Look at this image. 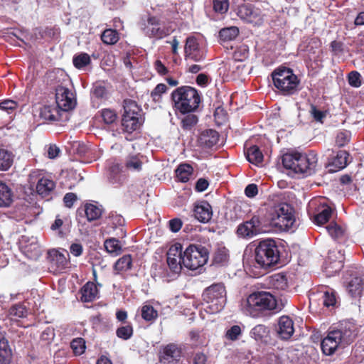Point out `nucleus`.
Listing matches in <instances>:
<instances>
[{
	"label": "nucleus",
	"instance_id": "obj_10",
	"mask_svg": "<svg viewBox=\"0 0 364 364\" xmlns=\"http://www.w3.org/2000/svg\"><path fill=\"white\" fill-rule=\"evenodd\" d=\"M142 29L146 36L156 40L162 39L171 33V31L156 16H149Z\"/></svg>",
	"mask_w": 364,
	"mask_h": 364
},
{
	"label": "nucleus",
	"instance_id": "obj_29",
	"mask_svg": "<svg viewBox=\"0 0 364 364\" xmlns=\"http://www.w3.org/2000/svg\"><path fill=\"white\" fill-rule=\"evenodd\" d=\"M143 156L140 154H129L127 156L124 166L127 169L134 171H140L142 169Z\"/></svg>",
	"mask_w": 364,
	"mask_h": 364
},
{
	"label": "nucleus",
	"instance_id": "obj_41",
	"mask_svg": "<svg viewBox=\"0 0 364 364\" xmlns=\"http://www.w3.org/2000/svg\"><path fill=\"white\" fill-rule=\"evenodd\" d=\"M9 316L11 320L26 318L28 315L27 308L22 304H16L9 309Z\"/></svg>",
	"mask_w": 364,
	"mask_h": 364
},
{
	"label": "nucleus",
	"instance_id": "obj_19",
	"mask_svg": "<svg viewBox=\"0 0 364 364\" xmlns=\"http://www.w3.org/2000/svg\"><path fill=\"white\" fill-rule=\"evenodd\" d=\"M193 214L199 222L207 223L213 216L212 207L206 200L200 201L195 204Z\"/></svg>",
	"mask_w": 364,
	"mask_h": 364
},
{
	"label": "nucleus",
	"instance_id": "obj_49",
	"mask_svg": "<svg viewBox=\"0 0 364 364\" xmlns=\"http://www.w3.org/2000/svg\"><path fill=\"white\" fill-rule=\"evenodd\" d=\"M271 282L274 287L277 289H285L288 287L287 278L284 274H274L272 277Z\"/></svg>",
	"mask_w": 364,
	"mask_h": 364
},
{
	"label": "nucleus",
	"instance_id": "obj_47",
	"mask_svg": "<svg viewBox=\"0 0 364 364\" xmlns=\"http://www.w3.org/2000/svg\"><path fill=\"white\" fill-rule=\"evenodd\" d=\"M38 34L41 38L53 39L58 38L60 34V30L56 26H48L40 29Z\"/></svg>",
	"mask_w": 364,
	"mask_h": 364
},
{
	"label": "nucleus",
	"instance_id": "obj_26",
	"mask_svg": "<svg viewBox=\"0 0 364 364\" xmlns=\"http://www.w3.org/2000/svg\"><path fill=\"white\" fill-rule=\"evenodd\" d=\"M14 193L6 183L0 181V208L9 207L13 203Z\"/></svg>",
	"mask_w": 364,
	"mask_h": 364
},
{
	"label": "nucleus",
	"instance_id": "obj_42",
	"mask_svg": "<svg viewBox=\"0 0 364 364\" xmlns=\"http://www.w3.org/2000/svg\"><path fill=\"white\" fill-rule=\"evenodd\" d=\"M123 114L141 115V109L134 100L125 99L123 101Z\"/></svg>",
	"mask_w": 364,
	"mask_h": 364
},
{
	"label": "nucleus",
	"instance_id": "obj_25",
	"mask_svg": "<svg viewBox=\"0 0 364 364\" xmlns=\"http://www.w3.org/2000/svg\"><path fill=\"white\" fill-rule=\"evenodd\" d=\"M141 115L123 114L122 119V126L123 130L128 133H132L140 127L139 117Z\"/></svg>",
	"mask_w": 364,
	"mask_h": 364
},
{
	"label": "nucleus",
	"instance_id": "obj_21",
	"mask_svg": "<svg viewBox=\"0 0 364 364\" xmlns=\"http://www.w3.org/2000/svg\"><path fill=\"white\" fill-rule=\"evenodd\" d=\"M218 132L212 129L203 131L198 138V144L203 149L213 148L218 144Z\"/></svg>",
	"mask_w": 364,
	"mask_h": 364
},
{
	"label": "nucleus",
	"instance_id": "obj_6",
	"mask_svg": "<svg viewBox=\"0 0 364 364\" xmlns=\"http://www.w3.org/2000/svg\"><path fill=\"white\" fill-rule=\"evenodd\" d=\"M274 86L284 95H294L299 89L300 80L291 68L279 66L271 74Z\"/></svg>",
	"mask_w": 364,
	"mask_h": 364
},
{
	"label": "nucleus",
	"instance_id": "obj_44",
	"mask_svg": "<svg viewBox=\"0 0 364 364\" xmlns=\"http://www.w3.org/2000/svg\"><path fill=\"white\" fill-rule=\"evenodd\" d=\"M73 63L77 69H82L91 63V59L87 53H81L74 55Z\"/></svg>",
	"mask_w": 364,
	"mask_h": 364
},
{
	"label": "nucleus",
	"instance_id": "obj_39",
	"mask_svg": "<svg viewBox=\"0 0 364 364\" xmlns=\"http://www.w3.org/2000/svg\"><path fill=\"white\" fill-rule=\"evenodd\" d=\"M229 259V251L225 247H218L213 255V262L215 264L223 266Z\"/></svg>",
	"mask_w": 364,
	"mask_h": 364
},
{
	"label": "nucleus",
	"instance_id": "obj_32",
	"mask_svg": "<svg viewBox=\"0 0 364 364\" xmlns=\"http://www.w3.org/2000/svg\"><path fill=\"white\" fill-rule=\"evenodd\" d=\"M247 160L255 165H258L263 161V154L259 148L256 146H251L245 152Z\"/></svg>",
	"mask_w": 364,
	"mask_h": 364
},
{
	"label": "nucleus",
	"instance_id": "obj_20",
	"mask_svg": "<svg viewBox=\"0 0 364 364\" xmlns=\"http://www.w3.org/2000/svg\"><path fill=\"white\" fill-rule=\"evenodd\" d=\"M277 331L281 339H289L294 332L293 321L287 316H281L278 321Z\"/></svg>",
	"mask_w": 364,
	"mask_h": 364
},
{
	"label": "nucleus",
	"instance_id": "obj_13",
	"mask_svg": "<svg viewBox=\"0 0 364 364\" xmlns=\"http://www.w3.org/2000/svg\"><path fill=\"white\" fill-rule=\"evenodd\" d=\"M55 102L57 107L63 111H69L75 108L76 100L71 90L59 85L55 87Z\"/></svg>",
	"mask_w": 364,
	"mask_h": 364
},
{
	"label": "nucleus",
	"instance_id": "obj_57",
	"mask_svg": "<svg viewBox=\"0 0 364 364\" xmlns=\"http://www.w3.org/2000/svg\"><path fill=\"white\" fill-rule=\"evenodd\" d=\"M198 117L195 114H188L181 120V127L186 130H191L197 123Z\"/></svg>",
	"mask_w": 364,
	"mask_h": 364
},
{
	"label": "nucleus",
	"instance_id": "obj_14",
	"mask_svg": "<svg viewBox=\"0 0 364 364\" xmlns=\"http://www.w3.org/2000/svg\"><path fill=\"white\" fill-rule=\"evenodd\" d=\"M262 221L258 215H254L250 220L240 224L237 229L238 236L243 238H251L261 231Z\"/></svg>",
	"mask_w": 364,
	"mask_h": 364
},
{
	"label": "nucleus",
	"instance_id": "obj_52",
	"mask_svg": "<svg viewBox=\"0 0 364 364\" xmlns=\"http://www.w3.org/2000/svg\"><path fill=\"white\" fill-rule=\"evenodd\" d=\"M309 113L316 122L323 123L324 119L326 117L328 111H321L317 109L314 104L310 105Z\"/></svg>",
	"mask_w": 364,
	"mask_h": 364
},
{
	"label": "nucleus",
	"instance_id": "obj_53",
	"mask_svg": "<svg viewBox=\"0 0 364 364\" xmlns=\"http://www.w3.org/2000/svg\"><path fill=\"white\" fill-rule=\"evenodd\" d=\"M348 84L353 87H360L362 85V77L359 72L353 70L348 74Z\"/></svg>",
	"mask_w": 364,
	"mask_h": 364
},
{
	"label": "nucleus",
	"instance_id": "obj_31",
	"mask_svg": "<svg viewBox=\"0 0 364 364\" xmlns=\"http://www.w3.org/2000/svg\"><path fill=\"white\" fill-rule=\"evenodd\" d=\"M82 211L90 222L98 220L102 214V207L92 203H86Z\"/></svg>",
	"mask_w": 364,
	"mask_h": 364
},
{
	"label": "nucleus",
	"instance_id": "obj_55",
	"mask_svg": "<svg viewBox=\"0 0 364 364\" xmlns=\"http://www.w3.org/2000/svg\"><path fill=\"white\" fill-rule=\"evenodd\" d=\"M167 86L164 83L158 84L151 92V97L155 102H159L161 100V95L166 92Z\"/></svg>",
	"mask_w": 364,
	"mask_h": 364
},
{
	"label": "nucleus",
	"instance_id": "obj_12",
	"mask_svg": "<svg viewBox=\"0 0 364 364\" xmlns=\"http://www.w3.org/2000/svg\"><path fill=\"white\" fill-rule=\"evenodd\" d=\"M206 58L205 50L200 46L198 40L193 36L186 38L184 46V58L194 62H201Z\"/></svg>",
	"mask_w": 364,
	"mask_h": 364
},
{
	"label": "nucleus",
	"instance_id": "obj_28",
	"mask_svg": "<svg viewBox=\"0 0 364 364\" xmlns=\"http://www.w3.org/2000/svg\"><path fill=\"white\" fill-rule=\"evenodd\" d=\"M332 214V208L327 204H321L318 208V213L314 217V223L320 225L326 223Z\"/></svg>",
	"mask_w": 364,
	"mask_h": 364
},
{
	"label": "nucleus",
	"instance_id": "obj_8",
	"mask_svg": "<svg viewBox=\"0 0 364 364\" xmlns=\"http://www.w3.org/2000/svg\"><path fill=\"white\" fill-rule=\"evenodd\" d=\"M209 252L201 245L188 246L183 255L182 263L185 267L195 270L203 267L208 259Z\"/></svg>",
	"mask_w": 364,
	"mask_h": 364
},
{
	"label": "nucleus",
	"instance_id": "obj_64",
	"mask_svg": "<svg viewBox=\"0 0 364 364\" xmlns=\"http://www.w3.org/2000/svg\"><path fill=\"white\" fill-rule=\"evenodd\" d=\"M182 225V220L179 218H173L168 221L169 229L173 232H178L181 230Z\"/></svg>",
	"mask_w": 364,
	"mask_h": 364
},
{
	"label": "nucleus",
	"instance_id": "obj_24",
	"mask_svg": "<svg viewBox=\"0 0 364 364\" xmlns=\"http://www.w3.org/2000/svg\"><path fill=\"white\" fill-rule=\"evenodd\" d=\"M81 301L90 302L94 301L98 294V289L96 284L92 282H87L80 289Z\"/></svg>",
	"mask_w": 364,
	"mask_h": 364
},
{
	"label": "nucleus",
	"instance_id": "obj_38",
	"mask_svg": "<svg viewBox=\"0 0 364 364\" xmlns=\"http://www.w3.org/2000/svg\"><path fill=\"white\" fill-rule=\"evenodd\" d=\"M101 40L106 45H114L119 40V34L115 29L107 28L102 32Z\"/></svg>",
	"mask_w": 364,
	"mask_h": 364
},
{
	"label": "nucleus",
	"instance_id": "obj_50",
	"mask_svg": "<svg viewBox=\"0 0 364 364\" xmlns=\"http://www.w3.org/2000/svg\"><path fill=\"white\" fill-rule=\"evenodd\" d=\"M133 327L131 323L119 327L116 331V335L118 338L123 340L129 339L133 335Z\"/></svg>",
	"mask_w": 364,
	"mask_h": 364
},
{
	"label": "nucleus",
	"instance_id": "obj_62",
	"mask_svg": "<svg viewBox=\"0 0 364 364\" xmlns=\"http://www.w3.org/2000/svg\"><path fill=\"white\" fill-rule=\"evenodd\" d=\"M192 364H209L208 356L202 352L196 353L193 355Z\"/></svg>",
	"mask_w": 364,
	"mask_h": 364
},
{
	"label": "nucleus",
	"instance_id": "obj_30",
	"mask_svg": "<svg viewBox=\"0 0 364 364\" xmlns=\"http://www.w3.org/2000/svg\"><path fill=\"white\" fill-rule=\"evenodd\" d=\"M175 172L178 181L186 183L193 173V168L188 164H181Z\"/></svg>",
	"mask_w": 364,
	"mask_h": 364
},
{
	"label": "nucleus",
	"instance_id": "obj_63",
	"mask_svg": "<svg viewBox=\"0 0 364 364\" xmlns=\"http://www.w3.org/2000/svg\"><path fill=\"white\" fill-rule=\"evenodd\" d=\"M92 93L95 97L103 99L107 97V91L105 86L96 85L93 89Z\"/></svg>",
	"mask_w": 364,
	"mask_h": 364
},
{
	"label": "nucleus",
	"instance_id": "obj_27",
	"mask_svg": "<svg viewBox=\"0 0 364 364\" xmlns=\"http://www.w3.org/2000/svg\"><path fill=\"white\" fill-rule=\"evenodd\" d=\"M364 289V280L361 277H353L348 283L347 290L353 297L360 296Z\"/></svg>",
	"mask_w": 364,
	"mask_h": 364
},
{
	"label": "nucleus",
	"instance_id": "obj_59",
	"mask_svg": "<svg viewBox=\"0 0 364 364\" xmlns=\"http://www.w3.org/2000/svg\"><path fill=\"white\" fill-rule=\"evenodd\" d=\"M241 333V328L238 325H234L226 331L225 336L228 340L234 341L238 339Z\"/></svg>",
	"mask_w": 364,
	"mask_h": 364
},
{
	"label": "nucleus",
	"instance_id": "obj_35",
	"mask_svg": "<svg viewBox=\"0 0 364 364\" xmlns=\"http://www.w3.org/2000/svg\"><path fill=\"white\" fill-rule=\"evenodd\" d=\"M14 158L12 151L0 148V171L9 170L13 164Z\"/></svg>",
	"mask_w": 364,
	"mask_h": 364
},
{
	"label": "nucleus",
	"instance_id": "obj_60",
	"mask_svg": "<svg viewBox=\"0 0 364 364\" xmlns=\"http://www.w3.org/2000/svg\"><path fill=\"white\" fill-rule=\"evenodd\" d=\"M248 55V47L247 46H242L234 52L233 57L235 60L243 61L247 58Z\"/></svg>",
	"mask_w": 364,
	"mask_h": 364
},
{
	"label": "nucleus",
	"instance_id": "obj_58",
	"mask_svg": "<svg viewBox=\"0 0 364 364\" xmlns=\"http://www.w3.org/2000/svg\"><path fill=\"white\" fill-rule=\"evenodd\" d=\"M18 107V103L14 100H6L0 102V109L10 114Z\"/></svg>",
	"mask_w": 364,
	"mask_h": 364
},
{
	"label": "nucleus",
	"instance_id": "obj_5",
	"mask_svg": "<svg viewBox=\"0 0 364 364\" xmlns=\"http://www.w3.org/2000/svg\"><path fill=\"white\" fill-rule=\"evenodd\" d=\"M173 107L181 114L193 112L200 103L198 91L191 86H181L174 90L171 95Z\"/></svg>",
	"mask_w": 364,
	"mask_h": 364
},
{
	"label": "nucleus",
	"instance_id": "obj_36",
	"mask_svg": "<svg viewBox=\"0 0 364 364\" xmlns=\"http://www.w3.org/2000/svg\"><path fill=\"white\" fill-rule=\"evenodd\" d=\"M132 267V259L131 255H125L117 260L114 265V269L117 273H119L120 272H126L131 269Z\"/></svg>",
	"mask_w": 364,
	"mask_h": 364
},
{
	"label": "nucleus",
	"instance_id": "obj_17",
	"mask_svg": "<svg viewBox=\"0 0 364 364\" xmlns=\"http://www.w3.org/2000/svg\"><path fill=\"white\" fill-rule=\"evenodd\" d=\"M237 15L242 20L250 23H257L262 20V11L251 4L238 6Z\"/></svg>",
	"mask_w": 364,
	"mask_h": 364
},
{
	"label": "nucleus",
	"instance_id": "obj_23",
	"mask_svg": "<svg viewBox=\"0 0 364 364\" xmlns=\"http://www.w3.org/2000/svg\"><path fill=\"white\" fill-rule=\"evenodd\" d=\"M122 166L116 160L112 161L109 166V180L112 184L121 185L123 182L122 175Z\"/></svg>",
	"mask_w": 364,
	"mask_h": 364
},
{
	"label": "nucleus",
	"instance_id": "obj_45",
	"mask_svg": "<svg viewBox=\"0 0 364 364\" xmlns=\"http://www.w3.org/2000/svg\"><path fill=\"white\" fill-rule=\"evenodd\" d=\"M105 247L106 250L109 253L119 255L122 252V245L120 241L114 237L105 240Z\"/></svg>",
	"mask_w": 364,
	"mask_h": 364
},
{
	"label": "nucleus",
	"instance_id": "obj_4",
	"mask_svg": "<svg viewBox=\"0 0 364 364\" xmlns=\"http://www.w3.org/2000/svg\"><path fill=\"white\" fill-rule=\"evenodd\" d=\"M254 257L259 267L264 269L274 267L280 262V247L274 240H261L255 249Z\"/></svg>",
	"mask_w": 364,
	"mask_h": 364
},
{
	"label": "nucleus",
	"instance_id": "obj_34",
	"mask_svg": "<svg viewBox=\"0 0 364 364\" xmlns=\"http://www.w3.org/2000/svg\"><path fill=\"white\" fill-rule=\"evenodd\" d=\"M58 107L51 105H43L40 109L39 116L45 121H57L58 119Z\"/></svg>",
	"mask_w": 364,
	"mask_h": 364
},
{
	"label": "nucleus",
	"instance_id": "obj_15",
	"mask_svg": "<svg viewBox=\"0 0 364 364\" xmlns=\"http://www.w3.org/2000/svg\"><path fill=\"white\" fill-rule=\"evenodd\" d=\"M167 264L173 273L178 274L182 269V245L177 242L171 245L167 252Z\"/></svg>",
	"mask_w": 364,
	"mask_h": 364
},
{
	"label": "nucleus",
	"instance_id": "obj_54",
	"mask_svg": "<svg viewBox=\"0 0 364 364\" xmlns=\"http://www.w3.org/2000/svg\"><path fill=\"white\" fill-rule=\"evenodd\" d=\"M326 230L334 240H339L342 238L344 235V230L336 223H331L326 227Z\"/></svg>",
	"mask_w": 364,
	"mask_h": 364
},
{
	"label": "nucleus",
	"instance_id": "obj_40",
	"mask_svg": "<svg viewBox=\"0 0 364 364\" xmlns=\"http://www.w3.org/2000/svg\"><path fill=\"white\" fill-rule=\"evenodd\" d=\"M141 318L147 322H154L158 318V311L150 304H144L141 309Z\"/></svg>",
	"mask_w": 364,
	"mask_h": 364
},
{
	"label": "nucleus",
	"instance_id": "obj_51",
	"mask_svg": "<svg viewBox=\"0 0 364 364\" xmlns=\"http://www.w3.org/2000/svg\"><path fill=\"white\" fill-rule=\"evenodd\" d=\"M323 305L327 308L337 306V299L334 291H325L322 296Z\"/></svg>",
	"mask_w": 364,
	"mask_h": 364
},
{
	"label": "nucleus",
	"instance_id": "obj_9",
	"mask_svg": "<svg viewBox=\"0 0 364 364\" xmlns=\"http://www.w3.org/2000/svg\"><path fill=\"white\" fill-rule=\"evenodd\" d=\"M271 220L274 226L282 230L292 229L296 222L294 208L287 203L274 205Z\"/></svg>",
	"mask_w": 364,
	"mask_h": 364
},
{
	"label": "nucleus",
	"instance_id": "obj_56",
	"mask_svg": "<svg viewBox=\"0 0 364 364\" xmlns=\"http://www.w3.org/2000/svg\"><path fill=\"white\" fill-rule=\"evenodd\" d=\"M229 0H213V10L216 13L225 14L229 9Z\"/></svg>",
	"mask_w": 364,
	"mask_h": 364
},
{
	"label": "nucleus",
	"instance_id": "obj_11",
	"mask_svg": "<svg viewBox=\"0 0 364 364\" xmlns=\"http://www.w3.org/2000/svg\"><path fill=\"white\" fill-rule=\"evenodd\" d=\"M47 259L49 269L54 274L62 273L69 268V253L66 251L63 253L56 250H50L48 252Z\"/></svg>",
	"mask_w": 364,
	"mask_h": 364
},
{
	"label": "nucleus",
	"instance_id": "obj_33",
	"mask_svg": "<svg viewBox=\"0 0 364 364\" xmlns=\"http://www.w3.org/2000/svg\"><path fill=\"white\" fill-rule=\"evenodd\" d=\"M11 356V350L9 348L8 341L0 333V363L10 364Z\"/></svg>",
	"mask_w": 364,
	"mask_h": 364
},
{
	"label": "nucleus",
	"instance_id": "obj_22",
	"mask_svg": "<svg viewBox=\"0 0 364 364\" xmlns=\"http://www.w3.org/2000/svg\"><path fill=\"white\" fill-rule=\"evenodd\" d=\"M55 187V183L53 180L43 177L38 181L36 190L39 196L46 198L50 195Z\"/></svg>",
	"mask_w": 364,
	"mask_h": 364
},
{
	"label": "nucleus",
	"instance_id": "obj_46",
	"mask_svg": "<svg viewBox=\"0 0 364 364\" xmlns=\"http://www.w3.org/2000/svg\"><path fill=\"white\" fill-rule=\"evenodd\" d=\"M100 112L104 123L106 124H112L118 118L116 111L110 108L102 109Z\"/></svg>",
	"mask_w": 364,
	"mask_h": 364
},
{
	"label": "nucleus",
	"instance_id": "obj_18",
	"mask_svg": "<svg viewBox=\"0 0 364 364\" xmlns=\"http://www.w3.org/2000/svg\"><path fill=\"white\" fill-rule=\"evenodd\" d=\"M349 153L345 150H339L328 161L326 167L331 173H335L346 167L348 164Z\"/></svg>",
	"mask_w": 364,
	"mask_h": 364
},
{
	"label": "nucleus",
	"instance_id": "obj_1",
	"mask_svg": "<svg viewBox=\"0 0 364 364\" xmlns=\"http://www.w3.org/2000/svg\"><path fill=\"white\" fill-rule=\"evenodd\" d=\"M359 328L355 323L350 320L341 321L337 327L331 328L327 336L321 343L323 354L333 355L338 346L345 347L351 344L357 338Z\"/></svg>",
	"mask_w": 364,
	"mask_h": 364
},
{
	"label": "nucleus",
	"instance_id": "obj_2",
	"mask_svg": "<svg viewBox=\"0 0 364 364\" xmlns=\"http://www.w3.org/2000/svg\"><path fill=\"white\" fill-rule=\"evenodd\" d=\"M281 310L275 297L267 291H255L247 298L246 311L252 318L268 317Z\"/></svg>",
	"mask_w": 364,
	"mask_h": 364
},
{
	"label": "nucleus",
	"instance_id": "obj_48",
	"mask_svg": "<svg viewBox=\"0 0 364 364\" xmlns=\"http://www.w3.org/2000/svg\"><path fill=\"white\" fill-rule=\"evenodd\" d=\"M70 348L75 355H80L85 350V341L82 338H74L70 343Z\"/></svg>",
	"mask_w": 364,
	"mask_h": 364
},
{
	"label": "nucleus",
	"instance_id": "obj_37",
	"mask_svg": "<svg viewBox=\"0 0 364 364\" xmlns=\"http://www.w3.org/2000/svg\"><path fill=\"white\" fill-rule=\"evenodd\" d=\"M269 330L263 324L255 326L250 331L251 337L257 341H264L269 336Z\"/></svg>",
	"mask_w": 364,
	"mask_h": 364
},
{
	"label": "nucleus",
	"instance_id": "obj_43",
	"mask_svg": "<svg viewBox=\"0 0 364 364\" xmlns=\"http://www.w3.org/2000/svg\"><path fill=\"white\" fill-rule=\"evenodd\" d=\"M239 34V29L235 26L222 28L219 31V38L223 41L234 40Z\"/></svg>",
	"mask_w": 364,
	"mask_h": 364
},
{
	"label": "nucleus",
	"instance_id": "obj_61",
	"mask_svg": "<svg viewBox=\"0 0 364 364\" xmlns=\"http://www.w3.org/2000/svg\"><path fill=\"white\" fill-rule=\"evenodd\" d=\"M22 251L28 257H33L38 256L39 250L37 244H31V247L28 246H23Z\"/></svg>",
	"mask_w": 364,
	"mask_h": 364
},
{
	"label": "nucleus",
	"instance_id": "obj_16",
	"mask_svg": "<svg viewBox=\"0 0 364 364\" xmlns=\"http://www.w3.org/2000/svg\"><path fill=\"white\" fill-rule=\"evenodd\" d=\"M182 355V349L176 343H169L159 351V361L164 364H176Z\"/></svg>",
	"mask_w": 364,
	"mask_h": 364
},
{
	"label": "nucleus",
	"instance_id": "obj_7",
	"mask_svg": "<svg viewBox=\"0 0 364 364\" xmlns=\"http://www.w3.org/2000/svg\"><path fill=\"white\" fill-rule=\"evenodd\" d=\"M227 291L223 283H214L205 289L203 292V300L208 304L209 312L215 314L220 311L225 306L227 300Z\"/></svg>",
	"mask_w": 364,
	"mask_h": 364
},
{
	"label": "nucleus",
	"instance_id": "obj_3",
	"mask_svg": "<svg viewBox=\"0 0 364 364\" xmlns=\"http://www.w3.org/2000/svg\"><path fill=\"white\" fill-rule=\"evenodd\" d=\"M282 162L286 169L295 173L311 176L316 171L318 156L314 151H309L306 154L289 152L282 156Z\"/></svg>",
	"mask_w": 364,
	"mask_h": 364
}]
</instances>
